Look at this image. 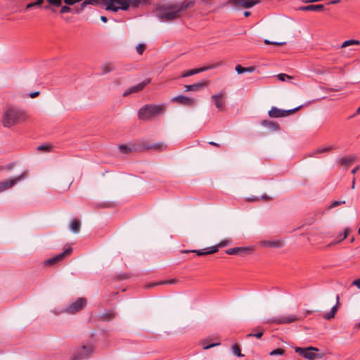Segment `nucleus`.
<instances>
[{"label":"nucleus","instance_id":"nucleus-28","mask_svg":"<svg viewBox=\"0 0 360 360\" xmlns=\"http://www.w3.org/2000/svg\"><path fill=\"white\" fill-rule=\"evenodd\" d=\"M354 45H356V46H359L360 45V41L359 40H356V39H349V40H347V41H345L340 48H346L347 46H354Z\"/></svg>","mask_w":360,"mask_h":360},{"label":"nucleus","instance_id":"nucleus-9","mask_svg":"<svg viewBox=\"0 0 360 360\" xmlns=\"http://www.w3.org/2000/svg\"><path fill=\"white\" fill-rule=\"evenodd\" d=\"M301 108V106L297 107L295 108L291 109V110H282L277 108L276 107H272L271 109L269 111L268 114L269 117H286L295 112H296L297 110H299Z\"/></svg>","mask_w":360,"mask_h":360},{"label":"nucleus","instance_id":"nucleus-56","mask_svg":"<svg viewBox=\"0 0 360 360\" xmlns=\"http://www.w3.org/2000/svg\"><path fill=\"white\" fill-rule=\"evenodd\" d=\"M340 2V0H333L329 3V4H335Z\"/></svg>","mask_w":360,"mask_h":360},{"label":"nucleus","instance_id":"nucleus-64","mask_svg":"<svg viewBox=\"0 0 360 360\" xmlns=\"http://www.w3.org/2000/svg\"><path fill=\"white\" fill-rule=\"evenodd\" d=\"M342 234H340V236H338V240L342 238Z\"/></svg>","mask_w":360,"mask_h":360},{"label":"nucleus","instance_id":"nucleus-10","mask_svg":"<svg viewBox=\"0 0 360 360\" xmlns=\"http://www.w3.org/2000/svg\"><path fill=\"white\" fill-rule=\"evenodd\" d=\"M92 352L93 346L91 345H83L75 352L72 360H82L88 357Z\"/></svg>","mask_w":360,"mask_h":360},{"label":"nucleus","instance_id":"nucleus-21","mask_svg":"<svg viewBox=\"0 0 360 360\" xmlns=\"http://www.w3.org/2000/svg\"><path fill=\"white\" fill-rule=\"evenodd\" d=\"M339 300H340V296L339 295H336V305L333 306L331 309H330V311L328 313H326L324 315H323V318L326 319V320H330L331 319L334 318L335 314L337 313L338 310V307H339Z\"/></svg>","mask_w":360,"mask_h":360},{"label":"nucleus","instance_id":"nucleus-35","mask_svg":"<svg viewBox=\"0 0 360 360\" xmlns=\"http://www.w3.org/2000/svg\"><path fill=\"white\" fill-rule=\"evenodd\" d=\"M277 77L281 81H286L287 79L291 80L293 78L292 76L288 75L287 74H278Z\"/></svg>","mask_w":360,"mask_h":360},{"label":"nucleus","instance_id":"nucleus-13","mask_svg":"<svg viewBox=\"0 0 360 360\" xmlns=\"http://www.w3.org/2000/svg\"><path fill=\"white\" fill-rule=\"evenodd\" d=\"M259 0H229V3L234 8H239L240 6L249 8L257 4Z\"/></svg>","mask_w":360,"mask_h":360},{"label":"nucleus","instance_id":"nucleus-40","mask_svg":"<svg viewBox=\"0 0 360 360\" xmlns=\"http://www.w3.org/2000/svg\"><path fill=\"white\" fill-rule=\"evenodd\" d=\"M345 203V200H342V201H334L333 202L331 203V205H330L329 208L330 209H333L338 205H343Z\"/></svg>","mask_w":360,"mask_h":360},{"label":"nucleus","instance_id":"nucleus-19","mask_svg":"<svg viewBox=\"0 0 360 360\" xmlns=\"http://www.w3.org/2000/svg\"><path fill=\"white\" fill-rule=\"evenodd\" d=\"M356 160V156L351 155L348 157L340 158L337 160V162L341 165L345 167H348L352 163Z\"/></svg>","mask_w":360,"mask_h":360},{"label":"nucleus","instance_id":"nucleus-23","mask_svg":"<svg viewBox=\"0 0 360 360\" xmlns=\"http://www.w3.org/2000/svg\"><path fill=\"white\" fill-rule=\"evenodd\" d=\"M205 86V82H198V83L193 84L185 85L184 87H185L186 91H198L200 90L201 89H202Z\"/></svg>","mask_w":360,"mask_h":360},{"label":"nucleus","instance_id":"nucleus-5","mask_svg":"<svg viewBox=\"0 0 360 360\" xmlns=\"http://www.w3.org/2000/svg\"><path fill=\"white\" fill-rule=\"evenodd\" d=\"M86 304V300L84 297H79L75 301L70 303L66 308L56 311L53 310L52 312L56 315H58L60 313H68V314H75L79 311H81Z\"/></svg>","mask_w":360,"mask_h":360},{"label":"nucleus","instance_id":"nucleus-59","mask_svg":"<svg viewBox=\"0 0 360 360\" xmlns=\"http://www.w3.org/2000/svg\"><path fill=\"white\" fill-rule=\"evenodd\" d=\"M359 114H360V106L357 108L355 114L354 115H352V117H354V116H355L356 115H359Z\"/></svg>","mask_w":360,"mask_h":360},{"label":"nucleus","instance_id":"nucleus-58","mask_svg":"<svg viewBox=\"0 0 360 360\" xmlns=\"http://www.w3.org/2000/svg\"><path fill=\"white\" fill-rule=\"evenodd\" d=\"M352 189H354V188H355V179H354V178L352 179Z\"/></svg>","mask_w":360,"mask_h":360},{"label":"nucleus","instance_id":"nucleus-32","mask_svg":"<svg viewBox=\"0 0 360 360\" xmlns=\"http://www.w3.org/2000/svg\"><path fill=\"white\" fill-rule=\"evenodd\" d=\"M232 353L237 356H243V355L240 352V349L238 345H234L232 347Z\"/></svg>","mask_w":360,"mask_h":360},{"label":"nucleus","instance_id":"nucleus-36","mask_svg":"<svg viewBox=\"0 0 360 360\" xmlns=\"http://www.w3.org/2000/svg\"><path fill=\"white\" fill-rule=\"evenodd\" d=\"M263 334H264L263 331L260 330V331H259V332H257L256 333H249V334H248L246 335V338H251V337H255V338L259 339V338H261L263 336Z\"/></svg>","mask_w":360,"mask_h":360},{"label":"nucleus","instance_id":"nucleus-3","mask_svg":"<svg viewBox=\"0 0 360 360\" xmlns=\"http://www.w3.org/2000/svg\"><path fill=\"white\" fill-rule=\"evenodd\" d=\"M147 0H103V4L108 11L117 12L118 10L127 11L130 6L137 8L146 4Z\"/></svg>","mask_w":360,"mask_h":360},{"label":"nucleus","instance_id":"nucleus-15","mask_svg":"<svg viewBox=\"0 0 360 360\" xmlns=\"http://www.w3.org/2000/svg\"><path fill=\"white\" fill-rule=\"evenodd\" d=\"M253 250L252 247H236L226 250L227 255H243L250 253Z\"/></svg>","mask_w":360,"mask_h":360},{"label":"nucleus","instance_id":"nucleus-60","mask_svg":"<svg viewBox=\"0 0 360 360\" xmlns=\"http://www.w3.org/2000/svg\"><path fill=\"white\" fill-rule=\"evenodd\" d=\"M250 15H251V13H250V11H245V12H244V15H245V17H248V16H250Z\"/></svg>","mask_w":360,"mask_h":360},{"label":"nucleus","instance_id":"nucleus-37","mask_svg":"<svg viewBox=\"0 0 360 360\" xmlns=\"http://www.w3.org/2000/svg\"><path fill=\"white\" fill-rule=\"evenodd\" d=\"M284 353V350L283 349H276L270 352L271 356H275V355H282Z\"/></svg>","mask_w":360,"mask_h":360},{"label":"nucleus","instance_id":"nucleus-47","mask_svg":"<svg viewBox=\"0 0 360 360\" xmlns=\"http://www.w3.org/2000/svg\"><path fill=\"white\" fill-rule=\"evenodd\" d=\"M176 282H177V280H176V279H170V280L164 281L162 283L163 284H174Z\"/></svg>","mask_w":360,"mask_h":360},{"label":"nucleus","instance_id":"nucleus-20","mask_svg":"<svg viewBox=\"0 0 360 360\" xmlns=\"http://www.w3.org/2000/svg\"><path fill=\"white\" fill-rule=\"evenodd\" d=\"M259 245L266 248H281L283 245V243L281 240H262L259 242Z\"/></svg>","mask_w":360,"mask_h":360},{"label":"nucleus","instance_id":"nucleus-30","mask_svg":"<svg viewBox=\"0 0 360 360\" xmlns=\"http://www.w3.org/2000/svg\"><path fill=\"white\" fill-rule=\"evenodd\" d=\"M206 69H192L191 70H188L187 72H185L184 73H183L181 77H190V76H192V75H194L195 74H198L201 71H203V70H205Z\"/></svg>","mask_w":360,"mask_h":360},{"label":"nucleus","instance_id":"nucleus-54","mask_svg":"<svg viewBox=\"0 0 360 360\" xmlns=\"http://www.w3.org/2000/svg\"><path fill=\"white\" fill-rule=\"evenodd\" d=\"M101 21H102V22H108V18H107V17H105V16H104V15H102V16L101 17Z\"/></svg>","mask_w":360,"mask_h":360},{"label":"nucleus","instance_id":"nucleus-41","mask_svg":"<svg viewBox=\"0 0 360 360\" xmlns=\"http://www.w3.org/2000/svg\"><path fill=\"white\" fill-rule=\"evenodd\" d=\"M50 148L49 145L41 144L37 147V150L40 151H48Z\"/></svg>","mask_w":360,"mask_h":360},{"label":"nucleus","instance_id":"nucleus-29","mask_svg":"<svg viewBox=\"0 0 360 360\" xmlns=\"http://www.w3.org/2000/svg\"><path fill=\"white\" fill-rule=\"evenodd\" d=\"M148 149H154L156 150H163L166 148V145L163 143H157L153 145L148 146Z\"/></svg>","mask_w":360,"mask_h":360},{"label":"nucleus","instance_id":"nucleus-43","mask_svg":"<svg viewBox=\"0 0 360 360\" xmlns=\"http://www.w3.org/2000/svg\"><path fill=\"white\" fill-rule=\"evenodd\" d=\"M68 6L69 5L66 4V6H62L60 8V13L63 14V13H66L70 12L72 10V8L70 7H69Z\"/></svg>","mask_w":360,"mask_h":360},{"label":"nucleus","instance_id":"nucleus-12","mask_svg":"<svg viewBox=\"0 0 360 360\" xmlns=\"http://www.w3.org/2000/svg\"><path fill=\"white\" fill-rule=\"evenodd\" d=\"M72 252V248L69 247L66 248L63 252L60 253L59 255L46 259L44 262V264L46 265H53L60 261H62L64 258L68 257L71 255Z\"/></svg>","mask_w":360,"mask_h":360},{"label":"nucleus","instance_id":"nucleus-26","mask_svg":"<svg viewBox=\"0 0 360 360\" xmlns=\"http://www.w3.org/2000/svg\"><path fill=\"white\" fill-rule=\"evenodd\" d=\"M262 124L266 127H269L274 131H278L279 129V125L272 121L264 120Z\"/></svg>","mask_w":360,"mask_h":360},{"label":"nucleus","instance_id":"nucleus-4","mask_svg":"<svg viewBox=\"0 0 360 360\" xmlns=\"http://www.w3.org/2000/svg\"><path fill=\"white\" fill-rule=\"evenodd\" d=\"M166 107L165 104H147L139 110L138 116L141 120H148L165 113Z\"/></svg>","mask_w":360,"mask_h":360},{"label":"nucleus","instance_id":"nucleus-45","mask_svg":"<svg viewBox=\"0 0 360 360\" xmlns=\"http://www.w3.org/2000/svg\"><path fill=\"white\" fill-rule=\"evenodd\" d=\"M265 44H273V45H283L285 44V42H276V41H270L268 39L264 40Z\"/></svg>","mask_w":360,"mask_h":360},{"label":"nucleus","instance_id":"nucleus-39","mask_svg":"<svg viewBox=\"0 0 360 360\" xmlns=\"http://www.w3.org/2000/svg\"><path fill=\"white\" fill-rule=\"evenodd\" d=\"M306 349H307V347L302 348V347H297L295 348V352L298 353L302 356H304V354L305 353Z\"/></svg>","mask_w":360,"mask_h":360},{"label":"nucleus","instance_id":"nucleus-53","mask_svg":"<svg viewBox=\"0 0 360 360\" xmlns=\"http://www.w3.org/2000/svg\"><path fill=\"white\" fill-rule=\"evenodd\" d=\"M359 169V166H356L355 167L352 171H351V173L352 174H355L356 173V172Z\"/></svg>","mask_w":360,"mask_h":360},{"label":"nucleus","instance_id":"nucleus-17","mask_svg":"<svg viewBox=\"0 0 360 360\" xmlns=\"http://www.w3.org/2000/svg\"><path fill=\"white\" fill-rule=\"evenodd\" d=\"M224 96V94L221 91L217 94L212 95L211 97L214 102L216 108L220 111L224 110V102L222 101Z\"/></svg>","mask_w":360,"mask_h":360},{"label":"nucleus","instance_id":"nucleus-31","mask_svg":"<svg viewBox=\"0 0 360 360\" xmlns=\"http://www.w3.org/2000/svg\"><path fill=\"white\" fill-rule=\"evenodd\" d=\"M207 342L208 340L206 339L200 341V345L202 347L203 349H207L220 345L219 342L208 344Z\"/></svg>","mask_w":360,"mask_h":360},{"label":"nucleus","instance_id":"nucleus-18","mask_svg":"<svg viewBox=\"0 0 360 360\" xmlns=\"http://www.w3.org/2000/svg\"><path fill=\"white\" fill-rule=\"evenodd\" d=\"M172 101L187 106L193 105L195 102L193 98L183 95L176 96L172 99Z\"/></svg>","mask_w":360,"mask_h":360},{"label":"nucleus","instance_id":"nucleus-52","mask_svg":"<svg viewBox=\"0 0 360 360\" xmlns=\"http://www.w3.org/2000/svg\"><path fill=\"white\" fill-rule=\"evenodd\" d=\"M35 6L34 5V2H32V3H29L28 4H27L26 6V9H30L32 8V7Z\"/></svg>","mask_w":360,"mask_h":360},{"label":"nucleus","instance_id":"nucleus-33","mask_svg":"<svg viewBox=\"0 0 360 360\" xmlns=\"http://www.w3.org/2000/svg\"><path fill=\"white\" fill-rule=\"evenodd\" d=\"M146 49V45L145 44H139L136 46V51L139 55H142Z\"/></svg>","mask_w":360,"mask_h":360},{"label":"nucleus","instance_id":"nucleus-48","mask_svg":"<svg viewBox=\"0 0 360 360\" xmlns=\"http://www.w3.org/2000/svg\"><path fill=\"white\" fill-rule=\"evenodd\" d=\"M352 285L356 286L359 289H360V278L354 281Z\"/></svg>","mask_w":360,"mask_h":360},{"label":"nucleus","instance_id":"nucleus-46","mask_svg":"<svg viewBox=\"0 0 360 360\" xmlns=\"http://www.w3.org/2000/svg\"><path fill=\"white\" fill-rule=\"evenodd\" d=\"M224 63L223 61H220L219 63H217V64L215 65H212L211 66H207V68H217L219 66H222V65H224ZM202 68H206V66H203Z\"/></svg>","mask_w":360,"mask_h":360},{"label":"nucleus","instance_id":"nucleus-11","mask_svg":"<svg viewBox=\"0 0 360 360\" xmlns=\"http://www.w3.org/2000/svg\"><path fill=\"white\" fill-rule=\"evenodd\" d=\"M81 1L82 0H63L64 3L67 5H73ZM95 4H96V0H84L79 6H75L73 9L75 11V13H79L84 11L86 6Z\"/></svg>","mask_w":360,"mask_h":360},{"label":"nucleus","instance_id":"nucleus-63","mask_svg":"<svg viewBox=\"0 0 360 360\" xmlns=\"http://www.w3.org/2000/svg\"><path fill=\"white\" fill-rule=\"evenodd\" d=\"M257 200V198H252V199H250L249 200L254 201V200Z\"/></svg>","mask_w":360,"mask_h":360},{"label":"nucleus","instance_id":"nucleus-42","mask_svg":"<svg viewBox=\"0 0 360 360\" xmlns=\"http://www.w3.org/2000/svg\"><path fill=\"white\" fill-rule=\"evenodd\" d=\"M349 231H350V229H349V228H346V229H345V231H344V233H342V238H340V239L338 240V241H337V242H338V243H339V242H340V241L343 240L344 239H345V238L347 237V236H348V234H349Z\"/></svg>","mask_w":360,"mask_h":360},{"label":"nucleus","instance_id":"nucleus-62","mask_svg":"<svg viewBox=\"0 0 360 360\" xmlns=\"http://www.w3.org/2000/svg\"><path fill=\"white\" fill-rule=\"evenodd\" d=\"M235 68H243V67L241 65L238 64V65H236Z\"/></svg>","mask_w":360,"mask_h":360},{"label":"nucleus","instance_id":"nucleus-51","mask_svg":"<svg viewBox=\"0 0 360 360\" xmlns=\"http://www.w3.org/2000/svg\"><path fill=\"white\" fill-rule=\"evenodd\" d=\"M34 3L35 6H41L44 3V0H37Z\"/></svg>","mask_w":360,"mask_h":360},{"label":"nucleus","instance_id":"nucleus-34","mask_svg":"<svg viewBox=\"0 0 360 360\" xmlns=\"http://www.w3.org/2000/svg\"><path fill=\"white\" fill-rule=\"evenodd\" d=\"M119 149L122 153H129L132 150L131 148L127 145H120Z\"/></svg>","mask_w":360,"mask_h":360},{"label":"nucleus","instance_id":"nucleus-27","mask_svg":"<svg viewBox=\"0 0 360 360\" xmlns=\"http://www.w3.org/2000/svg\"><path fill=\"white\" fill-rule=\"evenodd\" d=\"M115 316V313L112 311H105L100 315V319L104 321H110L114 319Z\"/></svg>","mask_w":360,"mask_h":360},{"label":"nucleus","instance_id":"nucleus-55","mask_svg":"<svg viewBox=\"0 0 360 360\" xmlns=\"http://www.w3.org/2000/svg\"><path fill=\"white\" fill-rule=\"evenodd\" d=\"M209 144L210 145H212V146H217V147H219V144L216 143V142H214V141H210L209 142Z\"/></svg>","mask_w":360,"mask_h":360},{"label":"nucleus","instance_id":"nucleus-24","mask_svg":"<svg viewBox=\"0 0 360 360\" xmlns=\"http://www.w3.org/2000/svg\"><path fill=\"white\" fill-rule=\"evenodd\" d=\"M80 227L81 223L80 221L77 219H74L70 223V230L74 233H79L80 231Z\"/></svg>","mask_w":360,"mask_h":360},{"label":"nucleus","instance_id":"nucleus-16","mask_svg":"<svg viewBox=\"0 0 360 360\" xmlns=\"http://www.w3.org/2000/svg\"><path fill=\"white\" fill-rule=\"evenodd\" d=\"M319 349L314 347H307V349L305 351V353L304 354V358L309 359V360H314L315 359H321L322 357L321 354L316 353V352H318Z\"/></svg>","mask_w":360,"mask_h":360},{"label":"nucleus","instance_id":"nucleus-7","mask_svg":"<svg viewBox=\"0 0 360 360\" xmlns=\"http://www.w3.org/2000/svg\"><path fill=\"white\" fill-rule=\"evenodd\" d=\"M230 243H231L229 240H225L221 241L218 245L212 246V247L209 248L208 249L193 250H182L181 252L182 253L195 252L198 256H204V255L215 253L218 251L219 247H225V246L230 245Z\"/></svg>","mask_w":360,"mask_h":360},{"label":"nucleus","instance_id":"nucleus-2","mask_svg":"<svg viewBox=\"0 0 360 360\" xmlns=\"http://www.w3.org/2000/svg\"><path fill=\"white\" fill-rule=\"evenodd\" d=\"M27 117L23 110L11 107L4 112L1 122L4 127L10 128L25 122Z\"/></svg>","mask_w":360,"mask_h":360},{"label":"nucleus","instance_id":"nucleus-25","mask_svg":"<svg viewBox=\"0 0 360 360\" xmlns=\"http://www.w3.org/2000/svg\"><path fill=\"white\" fill-rule=\"evenodd\" d=\"M334 148H335L333 146H327V147H321V148H319L316 149L315 150H314L311 153V154L310 155V156L314 157L316 154L326 153V152H328Z\"/></svg>","mask_w":360,"mask_h":360},{"label":"nucleus","instance_id":"nucleus-61","mask_svg":"<svg viewBox=\"0 0 360 360\" xmlns=\"http://www.w3.org/2000/svg\"><path fill=\"white\" fill-rule=\"evenodd\" d=\"M355 328H360V323L356 324Z\"/></svg>","mask_w":360,"mask_h":360},{"label":"nucleus","instance_id":"nucleus-8","mask_svg":"<svg viewBox=\"0 0 360 360\" xmlns=\"http://www.w3.org/2000/svg\"><path fill=\"white\" fill-rule=\"evenodd\" d=\"M27 176V172H22L20 175L17 176L10 180H5L0 182V193L4 192L13 186L17 183L24 180Z\"/></svg>","mask_w":360,"mask_h":360},{"label":"nucleus","instance_id":"nucleus-6","mask_svg":"<svg viewBox=\"0 0 360 360\" xmlns=\"http://www.w3.org/2000/svg\"><path fill=\"white\" fill-rule=\"evenodd\" d=\"M302 319V317L295 315L290 314L288 316H274L268 319L265 323H274L277 325L291 323L294 321Z\"/></svg>","mask_w":360,"mask_h":360},{"label":"nucleus","instance_id":"nucleus-50","mask_svg":"<svg viewBox=\"0 0 360 360\" xmlns=\"http://www.w3.org/2000/svg\"><path fill=\"white\" fill-rule=\"evenodd\" d=\"M39 91H34V92H32L30 94V98H34L35 97H37V96H39Z\"/></svg>","mask_w":360,"mask_h":360},{"label":"nucleus","instance_id":"nucleus-49","mask_svg":"<svg viewBox=\"0 0 360 360\" xmlns=\"http://www.w3.org/2000/svg\"><path fill=\"white\" fill-rule=\"evenodd\" d=\"M14 165L13 163H10L5 166L4 169L11 170L13 168Z\"/></svg>","mask_w":360,"mask_h":360},{"label":"nucleus","instance_id":"nucleus-1","mask_svg":"<svg viewBox=\"0 0 360 360\" xmlns=\"http://www.w3.org/2000/svg\"><path fill=\"white\" fill-rule=\"evenodd\" d=\"M194 4L195 0H185L170 6L163 5L156 9L155 15L162 22L171 21L179 18L181 11L193 7Z\"/></svg>","mask_w":360,"mask_h":360},{"label":"nucleus","instance_id":"nucleus-38","mask_svg":"<svg viewBox=\"0 0 360 360\" xmlns=\"http://www.w3.org/2000/svg\"><path fill=\"white\" fill-rule=\"evenodd\" d=\"M50 4L55 6H60L62 5V0H46Z\"/></svg>","mask_w":360,"mask_h":360},{"label":"nucleus","instance_id":"nucleus-44","mask_svg":"<svg viewBox=\"0 0 360 360\" xmlns=\"http://www.w3.org/2000/svg\"><path fill=\"white\" fill-rule=\"evenodd\" d=\"M255 69H236L238 75L243 74L245 72H252Z\"/></svg>","mask_w":360,"mask_h":360},{"label":"nucleus","instance_id":"nucleus-14","mask_svg":"<svg viewBox=\"0 0 360 360\" xmlns=\"http://www.w3.org/2000/svg\"><path fill=\"white\" fill-rule=\"evenodd\" d=\"M150 82V79H146L139 84L129 87L125 90L122 94L123 96L126 97L132 93H136L141 91Z\"/></svg>","mask_w":360,"mask_h":360},{"label":"nucleus","instance_id":"nucleus-57","mask_svg":"<svg viewBox=\"0 0 360 360\" xmlns=\"http://www.w3.org/2000/svg\"><path fill=\"white\" fill-rule=\"evenodd\" d=\"M262 199H264V200H269V199H271V198H270V197H269V196H268V195H266V194H265V195H263L262 196Z\"/></svg>","mask_w":360,"mask_h":360},{"label":"nucleus","instance_id":"nucleus-22","mask_svg":"<svg viewBox=\"0 0 360 360\" xmlns=\"http://www.w3.org/2000/svg\"><path fill=\"white\" fill-rule=\"evenodd\" d=\"M324 8V6L323 4H316V5H308V6H303L299 7V11H315V12H319L322 11Z\"/></svg>","mask_w":360,"mask_h":360}]
</instances>
